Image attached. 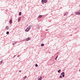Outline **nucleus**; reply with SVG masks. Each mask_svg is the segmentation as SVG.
I'll list each match as a JSON object with an SVG mask.
<instances>
[{
	"label": "nucleus",
	"instance_id": "nucleus-14",
	"mask_svg": "<svg viewBox=\"0 0 80 80\" xmlns=\"http://www.w3.org/2000/svg\"><path fill=\"white\" fill-rule=\"evenodd\" d=\"M41 47H43V46H44V44H42L41 45Z\"/></svg>",
	"mask_w": 80,
	"mask_h": 80
},
{
	"label": "nucleus",
	"instance_id": "nucleus-1",
	"mask_svg": "<svg viewBox=\"0 0 80 80\" xmlns=\"http://www.w3.org/2000/svg\"><path fill=\"white\" fill-rule=\"evenodd\" d=\"M30 26H29L25 30L26 32H28L30 30Z\"/></svg>",
	"mask_w": 80,
	"mask_h": 80
},
{
	"label": "nucleus",
	"instance_id": "nucleus-17",
	"mask_svg": "<svg viewBox=\"0 0 80 80\" xmlns=\"http://www.w3.org/2000/svg\"><path fill=\"white\" fill-rule=\"evenodd\" d=\"M35 67H38V65H37V64H36L35 65Z\"/></svg>",
	"mask_w": 80,
	"mask_h": 80
},
{
	"label": "nucleus",
	"instance_id": "nucleus-6",
	"mask_svg": "<svg viewBox=\"0 0 80 80\" xmlns=\"http://www.w3.org/2000/svg\"><path fill=\"white\" fill-rule=\"evenodd\" d=\"M42 79V77L41 76L39 78H38V80H41Z\"/></svg>",
	"mask_w": 80,
	"mask_h": 80
},
{
	"label": "nucleus",
	"instance_id": "nucleus-11",
	"mask_svg": "<svg viewBox=\"0 0 80 80\" xmlns=\"http://www.w3.org/2000/svg\"><path fill=\"white\" fill-rule=\"evenodd\" d=\"M58 73H60V72H61V70L60 69L59 70H58Z\"/></svg>",
	"mask_w": 80,
	"mask_h": 80
},
{
	"label": "nucleus",
	"instance_id": "nucleus-21",
	"mask_svg": "<svg viewBox=\"0 0 80 80\" xmlns=\"http://www.w3.org/2000/svg\"><path fill=\"white\" fill-rule=\"evenodd\" d=\"M19 72H21V71H19Z\"/></svg>",
	"mask_w": 80,
	"mask_h": 80
},
{
	"label": "nucleus",
	"instance_id": "nucleus-7",
	"mask_svg": "<svg viewBox=\"0 0 80 80\" xmlns=\"http://www.w3.org/2000/svg\"><path fill=\"white\" fill-rule=\"evenodd\" d=\"M21 19V17H19L18 18V22H20V20Z\"/></svg>",
	"mask_w": 80,
	"mask_h": 80
},
{
	"label": "nucleus",
	"instance_id": "nucleus-9",
	"mask_svg": "<svg viewBox=\"0 0 80 80\" xmlns=\"http://www.w3.org/2000/svg\"><path fill=\"white\" fill-rule=\"evenodd\" d=\"M6 29H7V30H8L9 29V28H8V26H7L6 27Z\"/></svg>",
	"mask_w": 80,
	"mask_h": 80
},
{
	"label": "nucleus",
	"instance_id": "nucleus-2",
	"mask_svg": "<svg viewBox=\"0 0 80 80\" xmlns=\"http://www.w3.org/2000/svg\"><path fill=\"white\" fill-rule=\"evenodd\" d=\"M47 0H42V4H44V3H47Z\"/></svg>",
	"mask_w": 80,
	"mask_h": 80
},
{
	"label": "nucleus",
	"instance_id": "nucleus-13",
	"mask_svg": "<svg viewBox=\"0 0 80 80\" xmlns=\"http://www.w3.org/2000/svg\"><path fill=\"white\" fill-rule=\"evenodd\" d=\"M19 15H21L22 14V13L21 12H20L19 13Z\"/></svg>",
	"mask_w": 80,
	"mask_h": 80
},
{
	"label": "nucleus",
	"instance_id": "nucleus-4",
	"mask_svg": "<svg viewBox=\"0 0 80 80\" xmlns=\"http://www.w3.org/2000/svg\"><path fill=\"white\" fill-rule=\"evenodd\" d=\"M64 74L65 73L63 72L61 73V75H62V77H65V75H64Z\"/></svg>",
	"mask_w": 80,
	"mask_h": 80
},
{
	"label": "nucleus",
	"instance_id": "nucleus-15",
	"mask_svg": "<svg viewBox=\"0 0 80 80\" xmlns=\"http://www.w3.org/2000/svg\"><path fill=\"white\" fill-rule=\"evenodd\" d=\"M6 34H7V35H8V34H9V32H6Z\"/></svg>",
	"mask_w": 80,
	"mask_h": 80
},
{
	"label": "nucleus",
	"instance_id": "nucleus-19",
	"mask_svg": "<svg viewBox=\"0 0 80 80\" xmlns=\"http://www.w3.org/2000/svg\"><path fill=\"white\" fill-rule=\"evenodd\" d=\"M67 12H66L65 13V15H67Z\"/></svg>",
	"mask_w": 80,
	"mask_h": 80
},
{
	"label": "nucleus",
	"instance_id": "nucleus-20",
	"mask_svg": "<svg viewBox=\"0 0 80 80\" xmlns=\"http://www.w3.org/2000/svg\"><path fill=\"white\" fill-rule=\"evenodd\" d=\"M57 57H58V56H57V57H56V58H55V60H57Z\"/></svg>",
	"mask_w": 80,
	"mask_h": 80
},
{
	"label": "nucleus",
	"instance_id": "nucleus-10",
	"mask_svg": "<svg viewBox=\"0 0 80 80\" xmlns=\"http://www.w3.org/2000/svg\"><path fill=\"white\" fill-rule=\"evenodd\" d=\"M41 17H42V15H40L38 17V18H41Z\"/></svg>",
	"mask_w": 80,
	"mask_h": 80
},
{
	"label": "nucleus",
	"instance_id": "nucleus-16",
	"mask_svg": "<svg viewBox=\"0 0 80 80\" xmlns=\"http://www.w3.org/2000/svg\"><path fill=\"white\" fill-rule=\"evenodd\" d=\"M27 78V76H25L23 78V79H25V78Z\"/></svg>",
	"mask_w": 80,
	"mask_h": 80
},
{
	"label": "nucleus",
	"instance_id": "nucleus-18",
	"mask_svg": "<svg viewBox=\"0 0 80 80\" xmlns=\"http://www.w3.org/2000/svg\"><path fill=\"white\" fill-rule=\"evenodd\" d=\"M60 78H62V76H60Z\"/></svg>",
	"mask_w": 80,
	"mask_h": 80
},
{
	"label": "nucleus",
	"instance_id": "nucleus-8",
	"mask_svg": "<svg viewBox=\"0 0 80 80\" xmlns=\"http://www.w3.org/2000/svg\"><path fill=\"white\" fill-rule=\"evenodd\" d=\"M9 22H10V24H11L12 23V19L10 20Z\"/></svg>",
	"mask_w": 80,
	"mask_h": 80
},
{
	"label": "nucleus",
	"instance_id": "nucleus-5",
	"mask_svg": "<svg viewBox=\"0 0 80 80\" xmlns=\"http://www.w3.org/2000/svg\"><path fill=\"white\" fill-rule=\"evenodd\" d=\"M76 15H80V12H76Z\"/></svg>",
	"mask_w": 80,
	"mask_h": 80
},
{
	"label": "nucleus",
	"instance_id": "nucleus-3",
	"mask_svg": "<svg viewBox=\"0 0 80 80\" xmlns=\"http://www.w3.org/2000/svg\"><path fill=\"white\" fill-rule=\"evenodd\" d=\"M31 39V38H28L26 39L25 41H28V40H30Z\"/></svg>",
	"mask_w": 80,
	"mask_h": 80
},
{
	"label": "nucleus",
	"instance_id": "nucleus-12",
	"mask_svg": "<svg viewBox=\"0 0 80 80\" xmlns=\"http://www.w3.org/2000/svg\"><path fill=\"white\" fill-rule=\"evenodd\" d=\"M2 62H3V60L0 62V65H1L2 64Z\"/></svg>",
	"mask_w": 80,
	"mask_h": 80
}]
</instances>
